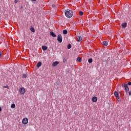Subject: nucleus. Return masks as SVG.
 I'll return each instance as SVG.
<instances>
[{"mask_svg": "<svg viewBox=\"0 0 131 131\" xmlns=\"http://www.w3.org/2000/svg\"><path fill=\"white\" fill-rule=\"evenodd\" d=\"M62 33H63V34H67V33H68V31L67 30H64Z\"/></svg>", "mask_w": 131, "mask_h": 131, "instance_id": "obj_16", "label": "nucleus"}, {"mask_svg": "<svg viewBox=\"0 0 131 131\" xmlns=\"http://www.w3.org/2000/svg\"><path fill=\"white\" fill-rule=\"evenodd\" d=\"M30 30H31V31H32V32H35V30L34 29V28H33V27L31 28Z\"/></svg>", "mask_w": 131, "mask_h": 131, "instance_id": "obj_17", "label": "nucleus"}, {"mask_svg": "<svg viewBox=\"0 0 131 131\" xmlns=\"http://www.w3.org/2000/svg\"><path fill=\"white\" fill-rule=\"evenodd\" d=\"M41 65H42L41 62L39 61L37 63L36 66H37V68H39V67H40V66H41Z\"/></svg>", "mask_w": 131, "mask_h": 131, "instance_id": "obj_11", "label": "nucleus"}, {"mask_svg": "<svg viewBox=\"0 0 131 131\" xmlns=\"http://www.w3.org/2000/svg\"><path fill=\"white\" fill-rule=\"evenodd\" d=\"M128 94H129V96H131V92L130 91L129 92Z\"/></svg>", "mask_w": 131, "mask_h": 131, "instance_id": "obj_29", "label": "nucleus"}, {"mask_svg": "<svg viewBox=\"0 0 131 131\" xmlns=\"http://www.w3.org/2000/svg\"><path fill=\"white\" fill-rule=\"evenodd\" d=\"M127 26V23H124L122 24V28H125Z\"/></svg>", "mask_w": 131, "mask_h": 131, "instance_id": "obj_10", "label": "nucleus"}, {"mask_svg": "<svg viewBox=\"0 0 131 131\" xmlns=\"http://www.w3.org/2000/svg\"><path fill=\"white\" fill-rule=\"evenodd\" d=\"M17 3H18V0H15L14 3L17 4Z\"/></svg>", "mask_w": 131, "mask_h": 131, "instance_id": "obj_27", "label": "nucleus"}, {"mask_svg": "<svg viewBox=\"0 0 131 131\" xmlns=\"http://www.w3.org/2000/svg\"><path fill=\"white\" fill-rule=\"evenodd\" d=\"M88 62H89V63H93V58H90L88 60Z\"/></svg>", "mask_w": 131, "mask_h": 131, "instance_id": "obj_19", "label": "nucleus"}, {"mask_svg": "<svg viewBox=\"0 0 131 131\" xmlns=\"http://www.w3.org/2000/svg\"><path fill=\"white\" fill-rule=\"evenodd\" d=\"M97 101H98V98H97V97L94 96L92 98V101L95 103V102H97Z\"/></svg>", "mask_w": 131, "mask_h": 131, "instance_id": "obj_7", "label": "nucleus"}, {"mask_svg": "<svg viewBox=\"0 0 131 131\" xmlns=\"http://www.w3.org/2000/svg\"><path fill=\"white\" fill-rule=\"evenodd\" d=\"M59 64V62L58 61H55L53 63L52 66L53 67H55V66H57Z\"/></svg>", "mask_w": 131, "mask_h": 131, "instance_id": "obj_9", "label": "nucleus"}, {"mask_svg": "<svg viewBox=\"0 0 131 131\" xmlns=\"http://www.w3.org/2000/svg\"><path fill=\"white\" fill-rule=\"evenodd\" d=\"M56 85H59V84L56 83Z\"/></svg>", "mask_w": 131, "mask_h": 131, "instance_id": "obj_32", "label": "nucleus"}, {"mask_svg": "<svg viewBox=\"0 0 131 131\" xmlns=\"http://www.w3.org/2000/svg\"><path fill=\"white\" fill-rule=\"evenodd\" d=\"M102 44L103 45V46L107 47V46H108V42L107 41H103L102 42Z\"/></svg>", "mask_w": 131, "mask_h": 131, "instance_id": "obj_12", "label": "nucleus"}, {"mask_svg": "<svg viewBox=\"0 0 131 131\" xmlns=\"http://www.w3.org/2000/svg\"><path fill=\"white\" fill-rule=\"evenodd\" d=\"M78 62H81V61H82V59H81V58L79 57H77V59Z\"/></svg>", "mask_w": 131, "mask_h": 131, "instance_id": "obj_15", "label": "nucleus"}, {"mask_svg": "<svg viewBox=\"0 0 131 131\" xmlns=\"http://www.w3.org/2000/svg\"><path fill=\"white\" fill-rule=\"evenodd\" d=\"M2 56H3V53L0 52V58H2Z\"/></svg>", "mask_w": 131, "mask_h": 131, "instance_id": "obj_25", "label": "nucleus"}, {"mask_svg": "<svg viewBox=\"0 0 131 131\" xmlns=\"http://www.w3.org/2000/svg\"><path fill=\"white\" fill-rule=\"evenodd\" d=\"M114 96L116 98H119V94L118 93V92L115 91L114 92Z\"/></svg>", "mask_w": 131, "mask_h": 131, "instance_id": "obj_6", "label": "nucleus"}, {"mask_svg": "<svg viewBox=\"0 0 131 131\" xmlns=\"http://www.w3.org/2000/svg\"><path fill=\"white\" fill-rule=\"evenodd\" d=\"M127 84L128 85H131V82H128Z\"/></svg>", "mask_w": 131, "mask_h": 131, "instance_id": "obj_26", "label": "nucleus"}, {"mask_svg": "<svg viewBox=\"0 0 131 131\" xmlns=\"http://www.w3.org/2000/svg\"><path fill=\"white\" fill-rule=\"evenodd\" d=\"M42 50L43 51H47V50H48V47H47V46H42Z\"/></svg>", "mask_w": 131, "mask_h": 131, "instance_id": "obj_13", "label": "nucleus"}, {"mask_svg": "<svg viewBox=\"0 0 131 131\" xmlns=\"http://www.w3.org/2000/svg\"><path fill=\"white\" fill-rule=\"evenodd\" d=\"M23 77H24V78H26L27 77V75L26 74H24L23 75Z\"/></svg>", "mask_w": 131, "mask_h": 131, "instance_id": "obj_22", "label": "nucleus"}, {"mask_svg": "<svg viewBox=\"0 0 131 131\" xmlns=\"http://www.w3.org/2000/svg\"><path fill=\"white\" fill-rule=\"evenodd\" d=\"M63 62H64V63H65V62H66V59H63Z\"/></svg>", "mask_w": 131, "mask_h": 131, "instance_id": "obj_28", "label": "nucleus"}, {"mask_svg": "<svg viewBox=\"0 0 131 131\" xmlns=\"http://www.w3.org/2000/svg\"><path fill=\"white\" fill-rule=\"evenodd\" d=\"M4 89H9V86L8 85L4 86Z\"/></svg>", "mask_w": 131, "mask_h": 131, "instance_id": "obj_23", "label": "nucleus"}, {"mask_svg": "<svg viewBox=\"0 0 131 131\" xmlns=\"http://www.w3.org/2000/svg\"><path fill=\"white\" fill-rule=\"evenodd\" d=\"M71 47H72L71 44H69V45H68V49L69 50H70V49H71Z\"/></svg>", "mask_w": 131, "mask_h": 131, "instance_id": "obj_20", "label": "nucleus"}, {"mask_svg": "<svg viewBox=\"0 0 131 131\" xmlns=\"http://www.w3.org/2000/svg\"><path fill=\"white\" fill-rule=\"evenodd\" d=\"M78 41H81L82 40V37L81 36H78L77 37Z\"/></svg>", "mask_w": 131, "mask_h": 131, "instance_id": "obj_14", "label": "nucleus"}, {"mask_svg": "<svg viewBox=\"0 0 131 131\" xmlns=\"http://www.w3.org/2000/svg\"><path fill=\"white\" fill-rule=\"evenodd\" d=\"M33 2H35L36 0H32Z\"/></svg>", "mask_w": 131, "mask_h": 131, "instance_id": "obj_30", "label": "nucleus"}, {"mask_svg": "<svg viewBox=\"0 0 131 131\" xmlns=\"http://www.w3.org/2000/svg\"><path fill=\"white\" fill-rule=\"evenodd\" d=\"M57 41H58L59 43H61L62 41H63V37L61 34H58L57 36Z\"/></svg>", "mask_w": 131, "mask_h": 131, "instance_id": "obj_2", "label": "nucleus"}, {"mask_svg": "<svg viewBox=\"0 0 131 131\" xmlns=\"http://www.w3.org/2000/svg\"><path fill=\"white\" fill-rule=\"evenodd\" d=\"M117 99H120V97L119 96V98H117Z\"/></svg>", "mask_w": 131, "mask_h": 131, "instance_id": "obj_33", "label": "nucleus"}, {"mask_svg": "<svg viewBox=\"0 0 131 131\" xmlns=\"http://www.w3.org/2000/svg\"><path fill=\"white\" fill-rule=\"evenodd\" d=\"M52 8H53V9H55V8H56V5H52Z\"/></svg>", "mask_w": 131, "mask_h": 131, "instance_id": "obj_24", "label": "nucleus"}, {"mask_svg": "<svg viewBox=\"0 0 131 131\" xmlns=\"http://www.w3.org/2000/svg\"><path fill=\"white\" fill-rule=\"evenodd\" d=\"M15 107H16V105L15 104L13 103L11 104V107L12 108V109H14Z\"/></svg>", "mask_w": 131, "mask_h": 131, "instance_id": "obj_18", "label": "nucleus"}, {"mask_svg": "<svg viewBox=\"0 0 131 131\" xmlns=\"http://www.w3.org/2000/svg\"><path fill=\"white\" fill-rule=\"evenodd\" d=\"M50 35L51 36H52L53 37H56L57 36V35H56V34H55V33H54V32H50Z\"/></svg>", "mask_w": 131, "mask_h": 131, "instance_id": "obj_8", "label": "nucleus"}, {"mask_svg": "<svg viewBox=\"0 0 131 131\" xmlns=\"http://www.w3.org/2000/svg\"><path fill=\"white\" fill-rule=\"evenodd\" d=\"M1 111H2V108L1 107H0V112H1Z\"/></svg>", "mask_w": 131, "mask_h": 131, "instance_id": "obj_31", "label": "nucleus"}, {"mask_svg": "<svg viewBox=\"0 0 131 131\" xmlns=\"http://www.w3.org/2000/svg\"><path fill=\"white\" fill-rule=\"evenodd\" d=\"M22 122L23 124H27V123H28V118H24L23 119Z\"/></svg>", "mask_w": 131, "mask_h": 131, "instance_id": "obj_5", "label": "nucleus"}, {"mask_svg": "<svg viewBox=\"0 0 131 131\" xmlns=\"http://www.w3.org/2000/svg\"><path fill=\"white\" fill-rule=\"evenodd\" d=\"M65 16H66L67 18H71L72 16H73V11H72V10H67L65 12Z\"/></svg>", "mask_w": 131, "mask_h": 131, "instance_id": "obj_1", "label": "nucleus"}, {"mask_svg": "<svg viewBox=\"0 0 131 131\" xmlns=\"http://www.w3.org/2000/svg\"><path fill=\"white\" fill-rule=\"evenodd\" d=\"M19 93L21 95H24L25 94V89L24 88H20Z\"/></svg>", "mask_w": 131, "mask_h": 131, "instance_id": "obj_4", "label": "nucleus"}, {"mask_svg": "<svg viewBox=\"0 0 131 131\" xmlns=\"http://www.w3.org/2000/svg\"><path fill=\"white\" fill-rule=\"evenodd\" d=\"M79 15L80 16H82L83 15V12L81 11H79Z\"/></svg>", "mask_w": 131, "mask_h": 131, "instance_id": "obj_21", "label": "nucleus"}, {"mask_svg": "<svg viewBox=\"0 0 131 131\" xmlns=\"http://www.w3.org/2000/svg\"><path fill=\"white\" fill-rule=\"evenodd\" d=\"M122 86H124L125 89V91L126 93H127V92L129 91V88H128V86L127 85V84L126 83L123 84Z\"/></svg>", "mask_w": 131, "mask_h": 131, "instance_id": "obj_3", "label": "nucleus"}]
</instances>
